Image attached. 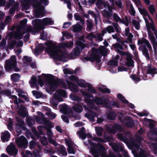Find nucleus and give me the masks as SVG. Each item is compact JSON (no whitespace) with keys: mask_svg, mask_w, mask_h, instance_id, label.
Here are the masks:
<instances>
[{"mask_svg":"<svg viewBox=\"0 0 157 157\" xmlns=\"http://www.w3.org/2000/svg\"><path fill=\"white\" fill-rule=\"evenodd\" d=\"M84 41V37H81L79 40L76 41V46H78L82 50L83 49L86 47L85 44L83 43Z\"/></svg>","mask_w":157,"mask_h":157,"instance_id":"obj_17","label":"nucleus"},{"mask_svg":"<svg viewBox=\"0 0 157 157\" xmlns=\"http://www.w3.org/2000/svg\"><path fill=\"white\" fill-rule=\"evenodd\" d=\"M27 21V19L25 18L21 21L19 24V28L21 29L24 28L25 25Z\"/></svg>","mask_w":157,"mask_h":157,"instance_id":"obj_45","label":"nucleus"},{"mask_svg":"<svg viewBox=\"0 0 157 157\" xmlns=\"http://www.w3.org/2000/svg\"><path fill=\"white\" fill-rule=\"evenodd\" d=\"M40 140L41 144L44 146L47 145L48 144L47 138L45 136H44L41 138Z\"/></svg>","mask_w":157,"mask_h":157,"instance_id":"obj_47","label":"nucleus"},{"mask_svg":"<svg viewBox=\"0 0 157 157\" xmlns=\"http://www.w3.org/2000/svg\"><path fill=\"white\" fill-rule=\"evenodd\" d=\"M95 129L97 135L99 136H101L103 131V128L101 127H96Z\"/></svg>","mask_w":157,"mask_h":157,"instance_id":"obj_37","label":"nucleus"},{"mask_svg":"<svg viewBox=\"0 0 157 157\" xmlns=\"http://www.w3.org/2000/svg\"><path fill=\"white\" fill-rule=\"evenodd\" d=\"M85 129V128L82 127L79 131L77 132V134L78 135L79 138L82 139L83 140L85 139L87 137L86 133L84 132Z\"/></svg>","mask_w":157,"mask_h":157,"instance_id":"obj_18","label":"nucleus"},{"mask_svg":"<svg viewBox=\"0 0 157 157\" xmlns=\"http://www.w3.org/2000/svg\"><path fill=\"white\" fill-rule=\"evenodd\" d=\"M92 100L97 105H104L106 107L111 108V106L108 104L109 100L107 98L95 96L93 98Z\"/></svg>","mask_w":157,"mask_h":157,"instance_id":"obj_5","label":"nucleus"},{"mask_svg":"<svg viewBox=\"0 0 157 157\" xmlns=\"http://www.w3.org/2000/svg\"><path fill=\"white\" fill-rule=\"evenodd\" d=\"M11 79L13 82H18L20 77L19 74L14 73L11 75Z\"/></svg>","mask_w":157,"mask_h":157,"instance_id":"obj_27","label":"nucleus"},{"mask_svg":"<svg viewBox=\"0 0 157 157\" xmlns=\"http://www.w3.org/2000/svg\"><path fill=\"white\" fill-rule=\"evenodd\" d=\"M17 62L16 58L15 56H11L10 59L6 60L4 66L6 71L9 72H12L13 71L18 72L20 69L17 66Z\"/></svg>","mask_w":157,"mask_h":157,"instance_id":"obj_3","label":"nucleus"},{"mask_svg":"<svg viewBox=\"0 0 157 157\" xmlns=\"http://www.w3.org/2000/svg\"><path fill=\"white\" fill-rule=\"evenodd\" d=\"M72 108L75 111L78 113H81L83 110L80 103L75 104L73 105Z\"/></svg>","mask_w":157,"mask_h":157,"instance_id":"obj_20","label":"nucleus"},{"mask_svg":"<svg viewBox=\"0 0 157 157\" xmlns=\"http://www.w3.org/2000/svg\"><path fill=\"white\" fill-rule=\"evenodd\" d=\"M126 120L127 121L125 123L126 126L128 127L132 128L135 125V122L132 118L129 116H127Z\"/></svg>","mask_w":157,"mask_h":157,"instance_id":"obj_15","label":"nucleus"},{"mask_svg":"<svg viewBox=\"0 0 157 157\" xmlns=\"http://www.w3.org/2000/svg\"><path fill=\"white\" fill-rule=\"evenodd\" d=\"M23 7L26 10L28 9L31 4V0H21Z\"/></svg>","mask_w":157,"mask_h":157,"instance_id":"obj_26","label":"nucleus"},{"mask_svg":"<svg viewBox=\"0 0 157 157\" xmlns=\"http://www.w3.org/2000/svg\"><path fill=\"white\" fill-rule=\"evenodd\" d=\"M63 73L65 74H72L73 71L70 70L68 68H65L63 69Z\"/></svg>","mask_w":157,"mask_h":157,"instance_id":"obj_62","label":"nucleus"},{"mask_svg":"<svg viewBox=\"0 0 157 157\" xmlns=\"http://www.w3.org/2000/svg\"><path fill=\"white\" fill-rule=\"evenodd\" d=\"M147 40L145 38H144V37H143L141 39V40H138V44H145L146 42H147Z\"/></svg>","mask_w":157,"mask_h":157,"instance_id":"obj_61","label":"nucleus"},{"mask_svg":"<svg viewBox=\"0 0 157 157\" xmlns=\"http://www.w3.org/2000/svg\"><path fill=\"white\" fill-rule=\"evenodd\" d=\"M48 141L50 144L53 145L54 146H57V143L55 140L52 139V138H48Z\"/></svg>","mask_w":157,"mask_h":157,"instance_id":"obj_59","label":"nucleus"},{"mask_svg":"<svg viewBox=\"0 0 157 157\" xmlns=\"http://www.w3.org/2000/svg\"><path fill=\"white\" fill-rule=\"evenodd\" d=\"M44 47L41 44L36 46L34 50L35 53L37 55H39L40 53L42 51H43L44 49Z\"/></svg>","mask_w":157,"mask_h":157,"instance_id":"obj_21","label":"nucleus"},{"mask_svg":"<svg viewBox=\"0 0 157 157\" xmlns=\"http://www.w3.org/2000/svg\"><path fill=\"white\" fill-rule=\"evenodd\" d=\"M85 116L90 121H94V118L98 117V114L92 110H89L85 114Z\"/></svg>","mask_w":157,"mask_h":157,"instance_id":"obj_11","label":"nucleus"},{"mask_svg":"<svg viewBox=\"0 0 157 157\" xmlns=\"http://www.w3.org/2000/svg\"><path fill=\"white\" fill-rule=\"evenodd\" d=\"M150 40L153 45V49L155 53H156L157 51V49L156 46V39L155 36L153 37H152L150 38Z\"/></svg>","mask_w":157,"mask_h":157,"instance_id":"obj_34","label":"nucleus"},{"mask_svg":"<svg viewBox=\"0 0 157 157\" xmlns=\"http://www.w3.org/2000/svg\"><path fill=\"white\" fill-rule=\"evenodd\" d=\"M48 3L49 2L48 0H40L39 2H38L37 3V5H41L43 4L45 6H47Z\"/></svg>","mask_w":157,"mask_h":157,"instance_id":"obj_51","label":"nucleus"},{"mask_svg":"<svg viewBox=\"0 0 157 157\" xmlns=\"http://www.w3.org/2000/svg\"><path fill=\"white\" fill-rule=\"evenodd\" d=\"M113 49L114 50L115 49L116 50L119 49L123 50L124 49V48L122 45H121V44L117 42L115 44H112L111 49Z\"/></svg>","mask_w":157,"mask_h":157,"instance_id":"obj_30","label":"nucleus"},{"mask_svg":"<svg viewBox=\"0 0 157 157\" xmlns=\"http://www.w3.org/2000/svg\"><path fill=\"white\" fill-rule=\"evenodd\" d=\"M56 93L54 95V98L56 99L59 98L60 96L65 98L67 96V94L64 90L59 89L56 91Z\"/></svg>","mask_w":157,"mask_h":157,"instance_id":"obj_12","label":"nucleus"},{"mask_svg":"<svg viewBox=\"0 0 157 157\" xmlns=\"http://www.w3.org/2000/svg\"><path fill=\"white\" fill-rule=\"evenodd\" d=\"M113 17L114 21L116 22H118L119 21L121 22V19L118 16L117 14L116 13H114L113 14Z\"/></svg>","mask_w":157,"mask_h":157,"instance_id":"obj_57","label":"nucleus"},{"mask_svg":"<svg viewBox=\"0 0 157 157\" xmlns=\"http://www.w3.org/2000/svg\"><path fill=\"white\" fill-rule=\"evenodd\" d=\"M33 95L38 99L42 97V95L41 93L36 90H33L32 91Z\"/></svg>","mask_w":157,"mask_h":157,"instance_id":"obj_46","label":"nucleus"},{"mask_svg":"<svg viewBox=\"0 0 157 157\" xmlns=\"http://www.w3.org/2000/svg\"><path fill=\"white\" fill-rule=\"evenodd\" d=\"M103 138L105 141L107 142H110L113 140V138L112 136H110L107 135H105L103 136Z\"/></svg>","mask_w":157,"mask_h":157,"instance_id":"obj_58","label":"nucleus"},{"mask_svg":"<svg viewBox=\"0 0 157 157\" xmlns=\"http://www.w3.org/2000/svg\"><path fill=\"white\" fill-rule=\"evenodd\" d=\"M148 69L147 70V73L151 74L152 77H154V75L157 73L156 72V68L152 69L151 66H148Z\"/></svg>","mask_w":157,"mask_h":157,"instance_id":"obj_28","label":"nucleus"},{"mask_svg":"<svg viewBox=\"0 0 157 157\" xmlns=\"http://www.w3.org/2000/svg\"><path fill=\"white\" fill-rule=\"evenodd\" d=\"M17 124V126H18L21 130H22L23 131H25L27 130L23 122L19 124Z\"/></svg>","mask_w":157,"mask_h":157,"instance_id":"obj_55","label":"nucleus"},{"mask_svg":"<svg viewBox=\"0 0 157 157\" xmlns=\"http://www.w3.org/2000/svg\"><path fill=\"white\" fill-rule=\"evenodd\" d=\"M32 23L34 26V28L32 27L29 28L28 29L25 30L26 33L32 32L34 31L38 32L40 30H42L44 28L41 19H35L33 20Z\"/></svg>","mask_w":157,"mask_h":157,"instance_id":"obj_4","label":"nucleus"},{"mask_svg":"<svg viewBox=\"0 0 157 157\" xmlns=\"http://www.w3.org/2000/svg\"><path fill=\"white\" fill-rule=\"evenodd\" d=\"M33 7L37 9V10L34 11L37 17L41 15V14H42V16H43L44 11L45 8L44 6L41 4L37 5L36 3V5H33Z\"/></svg>","mask_w":157,"mask_h":157,"instance_id":"obj_9","label":"nucleus"},{"mask_svg":"<svg viewBox=\"0 0 157 157\" xmlns=\"http://www.w3.org/2000/svg\"><path fill=\"white\" fill-rule=\"evenodd\" d=\"M145 119L147 120L148 121L149 123L148 124L149 127L150 128H153L154 127V125L153 123V122H154V120L151 119H147L146 118Z\"/></svg>","mask_w":157,"mask_h":157,"instance_id":"obj_53","label":"nucleus"},{"mask_svg":"<svg viewBox=\"0 0 157 157\" xmlns=\"http://www.w3.org/2000/svg\"><path fill=\"white\" fill-rule=\"evenodd\" d=\"M18 114L21 117H25L27 115L25 110H19L17 111Z\"/></svg>","mask_w":157,"mask_h":157,"instance_id":"obj_49","label":"nucleus"},{"mask_svg":"<svg viewBox=\"0 0 157 157\" xmlns=\"http://www.w3.org/2000/svg\"><path fill=\"white\" fill-rule=\"evenodd\" d=\"M60 152L62 153L63 155H66L67 154L66 151L65 147L63 145L61 146L60 147Z\"/></svg>","mask_w":157,"mask_h":157,"instance_id":"obj_60","label":"nucleus"},{"mask_svg":"<svg viewBox=\"0 0 157 157\" xmlns=\"http://www.w3.org/2000/svg\"><path fill=\"white\" fill-rule=\"evenodd\" d=\"M40 151L38 149H35L33 151V153L35 157H41Z\"/></svg>","mask_w":157,"mask_h":157,"instance_id":"obj_50","label":"nucleus"},{"mask_svg":"<svg viewBox=\"0 0 157 157\" xmlns=\"http://www.w3.org/2000/svg\"><path fill=\"white\" fill-rule=\"evenodd\" d=\"M24 33H22L21 31H19L14 34V38L16 39H21L23 37Z\"/></svg>","mask_w":157,"mask_h":157,"instance_id":"obj_40","label":"nucleus"},{"mask_svg":"<svg viewBox=\"0 0 157 157\" xmlns=\"http://www.w3.org/2000/svg\"><path fill=\"white\" fill-rule=\"evenodd\" d=\"M90 61L92 63L96 61L97 63H100L101 60V56L98 54L92 53L90 55Z\"/></svg>","mask_w":157,"mask_h":157,"instance_id":"obj_13","label":"nucleus"},{"mask_svg":"<svg viewBox=\"0 0 157 157\" xmlns=\"http://www.w3.org/2000/svg\"><path fill=\"white\" fill-rule=\"evenodd\" d=\"M11 94V91L8 89L2 90L0 91V95L1 96L5 95L8 97H10Z\"/></svg>","mask_w":157,"mask_h":157,"instance_id":"obj_24","label":"nucleus"},{"mask_svg":"<svg viewBox=\"0 0 157 157\" xmlns=\"http://www.w3.org/2000/svg\"><path fill=\"white\" fill-rule=\"evenodd\" d=\"M87 84L88 87L87 89L88 91L91 93V94H96L97 93V91L93 87L90 83H87Z\"/></svg>","mask_w":157,"mask_h":157,"instance_id":"obj_36","label":"nucleus"},{"mask_svg":"<svg viewBox=\"0 0 157 157\" xmlns=\"http://www.w3.org/2000/svg\"><path fill=\"white\" fill-rule=\"evenodd\" d=\"M10 137L9 132L8 131H6L3 135H2L1 139L2 142H5L9 140Z\"/></svg>","mask_w":157,"mask_h":157,"instance_id":"obj_16","label":"nucleus"},{"mask_svg":"<svg viewBox=\"0 0 157 157\" xmlns=\"http://www.w3.org/2000/svg\"><path fill=\"white\" fill-rule=\"evenodd\" d=\"M141 48L142 49L143 54L147 59L149 60L150 59V57L149 53L146 45H142L141 47Z\"/></svg>","mask_w":157,"mask_h":157,"instance_id":"obj_23","label":"nucleus"},{"mask_svg":"<svg viewBox=\"0 0 157 157\" xmlns=\"http://www.w3.org/2000/svg\"><path fill=\"white\" fill-rule=\"evenodd\" d=\"M139 10L141 14L144 15L145 16H147L148 12L145 9H142L141 8H139Z\"/></svg>","mask_w":157,"mask_h":157,"instance_id":"obj_52","label":"nucleus"},{"mask_svg":"<svg viewBox=\"0 0 157 157\" xmlns=\"http://www.w3.org/2000/svg\"><path fill=\"white\" fill-rule=\"evenodd\" d=\"M108 129L110 133L115 134L117 131H121L123 128L119 124L114 123L113 125L109 124L108 127Z\"/></svg>","mask_w":157,"mask_h":157,"instance_id":"obj_8","label":"nucleus"},{"mask_svg":"<svg viewBox=\"0 0 157 157\" xmlns=\"http://www.w3.org/2000/svg\"><path fill=\"white\" fill-rule=\"evenodd\" d=\"M86 82L85 80H82L79 81H78L77 83L79 86L81 87L85 88L87 86Z\"/></svg>","mask_w":157,"mask_h":157,"instance_id":"obj_43","label":"nucleus"},{"mask_svg":"<svg viewBox=\"0 0 157 157\" xmlns=\"http://www.w3.org/2000/svg\"><path fill=\"white\" fill-rule=\"evenodd\" d=\"M101 48L100 49V52L102 55L105 56L106 55L107 51L105 49V48L104 46H101Z\"/></svg>","mask_w":157,"mask_h":157,"instance_id":"obj_64","label":"nucleus"},{"mask_svg":"<svg viewBox=\"0 0 157 157\" xmlns=\"http://www.w3.org/2000/svg\"><path fill=\"white\" fill-rule=\"evenodd\" d=\"M10 98L12 99L13 100V103L14 104H17L18 103V98L17 96L15 95H11L10 97H9Z\"/></svg>","mask_w":157,"mask_h":157,"instance_id":"obj_56","label":"nucleus"},{"mask_svg":"<svg viewBox=\"0 0 157 157\" xmlns=\"http://www.w3.org/2000/svg\"><path fill=\"white\" fill-rule=\"evenodd\" d=\"M98 89L103 94H109L111 92L109 88L106 87H99Z\"/></svg>","mask_w":157,"mask_h":157,"instance_id":"obj_31","label":"nucleus"},{"mask_svg":"<svg viewBox=\"0 0 157 157\" xmlns=\"http://www.w3.org/2000/svg\"><path fill=\"white\" fill-rule=\"evenodd\" d=\"M134 61L132 59V57H128L126 62V65L129 67H132L134 66Z\"/></svg>","mask_w":157,"mask_h":157,"instance_id":"obj_29","label":"nucleus"},{"mask_svg":"<svg viewBox=\"0 0 157 157\" xmlns=\"http://www.w3.org/2000/svg\"><path fill=\"white\" fill-rule=\"evenodd\" d=\"M107 64L109 66H117L118 65V61L114 59H111L108 62Z\"/></svg>","mask_w":157,"mask_h":157,"instance_id":"obj_41","label":"nucleus"},{"mask_svg":"<svg viewBox=\"0 0 157 157\" xmlns=\"http://www.w3.org/2000/svg\"><path fill=\"white\" fill-rule=\"evenodd\" d=\"M97 2L96 3V5L98 8L100 10L102 9L103 8V0H96Z\"/></svg>","mask_w":157,"mask_h":157,"instance_id":"obj_39","label":"nucleus"},{"mask_svg":"<svg viewBox=\"0 0 157 157\" xmlns=\"http://www.w3.org/2000/svg\"><path fill=\"white\" fill-rule=\"evenodd\" d=\"M6 151L11 156H15L18 152L17 149L15 146L13 144L12 145L8 146L6 149Z\"/></svg>","mask_w":157,"mask_h":157,"instance_id":"obj_10","label":"nucleus"},{"mask_svg":"<svg viewBox=\"0 0 157 157\" xmlns=\"http://www.w3.org/2000/svg\"><path fill=\"white\" fill-rule=\"evenodd\" d=\"M44 27L48 25H51L53 23L50 18H45L43 19L42 21Z\"/></svg>","mask_w":157,"mask_h":157,"instance_id":"obj_25","label":"nucleus"},{"mask_svg":"<svg viewBox=\"0 0 157 157\" xmlns=\"http://www.w3.org/2000/svg\"><path fill=\"white\" fill-rule=\"evenodd\" d=\"M15 142L19 148L24 149L27 148L28 143L26 138L23 135L16 138Z\"/></svg>","mask_w":157,"mask_h":157,"instance_id":"obj_6","label":"nucleus"},{"mask_svg":"<svg viewBox=\"0 0 157 157\" xmlns=\"http://www.w3.org/2000/svg\"><path fill=\"white\" fill-rule=\"evenodd\" d=\"M132 23L136 30H138L140 29V26L139 22L133 19L132 20Z\"/></svg>","mask_w":157,"mask_h":157,"instance_id":"obj_42","label":"nucleus"},{"mask_svg":"<svg viewBox=\"0 0 157 157\" xmlns=\"http://www.w3.org/2000/svg\"><path fill=\"white\" fill-rule=\"evenodd\" d=\"M116 114L113 112H110L109 113L108 116V118L112 120H114L116 118Z\"/></svg>","mask_w":157,"mask_h":157,"instance_id":"obj_48","label":"nucleus"},{"mask_svg":"<svg viewBox=\"0 0 157 157\" xmlns=\"http://www.w3.org/2000/svg\"><path fill=\"white\" fill-rule=\"evenodd\" d=\"M72 27V31L74 32H79L82 29V26L78 22H77L76 24L73 25Z\"/></svg>","mask_w":157,"mask_h":157,"instance_id":"obj_22","label":"nucleus"},{"mask_svg":"<svg viewBox=\"0 0 157 157\" xmlns=\"http://www.w3.org/2000/svg\"><path fill=\"white\" fill-rule=\"evenodd\" d=\"M87 22V29L89 30H91L93 29V25L91 19H88L86 20Z\"/></svg>","mask_w":157,"mask_h":157,"instance_id":"obj_38","label":"nucleus"},{"mask_svg":"<svg viewBox=\"0 0 157 157\" xmlns=\"http://www.w3.org/2000/svg\"><path fill=\"white\" fill-rule=\"evenodd\" d=\"M103 16L109 19L112 16V13L109 12L106 10H103L102 12Z\"/></svg>","mask_w":157,"mask_h":157,"instance_id":"obj_35","label":"nucleus"},{"mask_svg":"<svg viewBox=\"0 0 157 157\" xmlns=\"http://www.w3.org/2000/svg\"><path fill=\"white\" fill-rule=\"evenodd\" d=\"M110 145L111 146L112 148L115 152H117L119 150V146L118 144L115 143H110Z\"/></svg>","mask_w":157,"mask_h":157,"instance_id":"obj_33","label":"nucleus"},{"mask_svg":"<svg viewBox=\"0 0 157 157\" xmlns=\"http://www.w3.org/2000/svg\"><path fill=\"white\" fill-rule=\"evenodd\" d=\"M67 82L69 89L71 91L74 92L78 91L77 86L75 84L70 81H67Z\"/></svg>","mask_w":157,"mask_h":157,"instance_id":"obj_14","label":"nucleus"},{"mask_svg":"<svg viewBox=\"0 0 157 157\" xmlns=\"http://www.w3.org/2000/svg\"><path fill=\"white\" fill-rule=\"evenodd\" d=\"M42 75L45 78V80L48 82L49 86V90L47 92L52 93L56 90V89L60 84L59 80H56L54 76L51 74L46 75L43 74Z\"/></svg>","mask_w":157,"mask_h":157,"instance_id":"obj_2","label":"nucleus"},{"mask_svg":"<svg viewBox=\"0 0 157 157\" xmlns=\"http://www.w3.org/2000/svg\"><path fill=\"white\" fill-rule=\"evenodd\" d=\"M44 44L48 47L45 48V51L52 56L54 59L62 61L66 58V52L56 47L52 41L45 42Z\"/></svg>","mask_w":157,"mask_h":157,"instance_id":"obj_1","label":"nucleus"},{"mask_svg":"<svg viewBox=\"0 0 157 157\" xmlns=\"http://www.w3.org/2000/svg\"><path fill=\"white\" fill-rule=\"evenodd\" d=\"M43 123L45 124L44 127L47 130V135L48 138H52L53 134L51 129L52 128L51 122L49 120L44 119Z\"/></svg>","mask_w":157,"mask_h":157,"instance_id":"obj_7","label":"nucleus"},{"mask_svg":"<svg viewBox=\"0 0 157 157\" xmlns=\"http://www.w3.org/2000/svg\"><path fill=\"white\" fill-rule=\"evenodd\" d=\"M80 48L78 46H77L74 49V50L72 52L70 55L71 56L74 58L76 57L77 56H79L80 50Z\"/></svg>","mask_w":157,"mask_h":157,"instance_id":"obj_19","label":"nucleus"},{"mask_svg":"<svg viewBox=\"0 0 157 157\" xmlns=\"http://www.w3.org/2000/svg\"><path fill=\"white\" fill-rule=\"evenodd\" d=\"M56 99H52L50 100V103L53 106L56 107L58 105V102L56 101Z\"/></svg>","mask_w":157,"mask_h":157,"instance_id":"obj_63","label":"nucleus"},{"mask_svg":"<svg viewBox=\"0 0 157 157\" xmlns=\"http://www.w3.org/2000/svg\"><path fill=\"white\" fill-rule=\"evenodd\" d=\"M149 10L151 14L153 15L155 11L154 5L153 4L150 5L149 7Z\"/></svg>","mask_w":157,"mask_h":157,"instance_id":"obj_54","label":"nucleus"},{"mask_svg":"<svg viewBox=\"0 0 157 157\" xmlns=\"http://www.w3.org/2000/svg\"><path fill=\"white\" fill-rule=\"evenodd\" d=\"M70 97V98L73 100L79 101H81V98H80L78 96L76 95L73 94H71Z\"/></svg>","mask_w":157,"mask_h":157,"instance_id":"obj_44","label":"nucleus"},{"mask_svg":"<svg viewBox=\"0 0 157 157\" xmlns=\"http://www.w3.org/2000/svg\"><path fill=\"white\" fill-rule=\"evenodd\" d=\"M117 97L119 100H121L123 103L126 104H128L129 103L128 101L125 98L120 94H117Z\"/></svg>","mask_w":157,"mask_h":157,"instance_id":"obj_32","label":"nucleus"}]
</instances>
